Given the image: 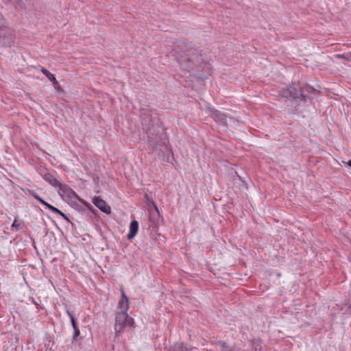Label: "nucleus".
Returning a JSON list of instances; mask_svg holds the SVG:
<instances>
[{
  "label": "nucleus",
  "instance_id": "nucleus-10",
  "mask_svg": "<svg viewBox=\"0 0 351 351\" xmlns=\"http://www.w3.org/2000/svg\"><path fill=\"white\" fill-rule=\"evenodd\" d=\"M42 73L48 78L49 80L53 82V84H57L58 82L53 74H51L47 69L44 67L41 68Z\"/></svg>",
  "mask_w": 351,
  "mask_h": 351
},
{
  "label": "nucleus",
  "instance_id": "nucleus-23",
  "mask_svg": "<svg viewBox=\"0 0 351 351\" xmlns=\"http://www.w3.org/2000/svg\"><path fill=\"white\" fill-rule=\"evenodd\" d=\"M348 166L351 167V160H349L348 162Z\"/></svg>",
  "mask_w": 351,
  "mask_h": 351
},
{
  "label": "nucleus",
  "instance_id": "nucleus-11",
  "mask_svg": "<svg viewBox=\"0 0 351 351\" xmlns=\"http://www.w3.org/2000/svg\"><path fill=\"white\" fill-rule=\"evenodd\" d=\"M169 351H189L182 343H176L171 347Z\"/></svg>",
  "mask_w": 351,
  "mask_h": 351
},
{
  "label": "nucleus",
  "instance_id": "nucleus-5",
  "mask_svg": "<svg viewBox=\"0 0 351 351\" xmlns=\"http://www.w3.org/2000/svg\"><path fill=\"white\" fill-rule=\"evenodd\" d=\"M93 203L95 206L100 209L102 212L110 214L111 213L110 207L99 197H95L93 199Z\"/></svg>",
  "mask_w": 351,
  "mask_h": 351
},
{
  "label": "nucleus",
  "instance_id": "nucleus-2",
  "mask_svg": "<svg viewBox=\"0 0 351 351\" xmlns=\"http://www.w3.org/2000/svg\"><path fill=\"white\" fill-rule=\"evenodd\" d=\"M282 97L290 99H300L302 101H306V96L304 94L301 86L298 84H294L292 86H289L285 89L281 91Z\"/></svg>",
  "mask_w": 351,
  "mask_h": 351
},
{
  "label": "nucleus",
  "instance_id": "nucleus-1",
  "mask_svg": "<svg viewBox=\"0 0 351 351\" xmlns=\"http://www.w3.org/2000/svg\"><path fill=\"white\" fill-rule=\"evenodd\" d=\"M173 51L178 62L184 69L188 71L197 69L204 63L200 52L196 49H189L184 43L179 41L175 43Z\"/></svg>",
  "mask_w": 351,
  "mask_h": 351
},
{
  "label": "nucleus",
  "instance_id": "nucleus-6",
  "mask_svg": "<svg viewBox=\"0 0 351 351\" xmlns=\"http://www.w3.org/2000/svg\"><path fill=\"white\" fill-rule=\"evenodd\" d=\"M210 115L215 119V121L218 122L221 125H227V116L223 112L212 109L210 110Z\"/></svg>",
  "mask_w": 351,
  "mask_h": 351
},
{
  "label": "nucleus",
  "instance_id": "nucleus-4",
  "mask_svg": "<svg viewBox=\"0 0 351 351\" xmlns=\"http://www.w3.org/2000/svg\"><path fill=\"white\" fill-rule=\"evenodd\" d=\"M58 186L59 187L58 193L62 197H67L71 199L76 196L75 193L67 185L60 183Z\"/></svg>",
  "mask_w": 351,
  "mask_h": 351
},
{
  "label": "nucleus",
  "instance_id": "nucleus-13",
  "mask_svg": "<svg viewBox=\"0 0 351 351\" xmlns=\"http://www.w3.org/2000/svg\"><path fill=\"white\" fill-rule=\"evenodd\" d=\"M66 314L68 315V316L69 317V318L71 319V322L73 328V329L77 328L74 317L73 316V315L71 313V312L69 310H66Z\"/></svg>",
  "mask_w": 351,
  "mask_h": 351
},
{
  "label": "nucleus",
  "instance_id": "nucleus-21",
  "mask_svg": "<svg viewBox=\"0 0 351 351\" xmlns=\"http://www.w3.org/2000/svg\"><path fill=\"white\" fill-rule=\"evenodd\" d=\"M53 84V86H54L55 88H56V89L59 88L58 83L57 84Z\"/></svg>",
  "mask_w": 351,
  "mask_h": 351
},
{
  "label": "nucleus",
  "instance_id": "nucleus-17",
  "mask_svg": "<svg viewBox=\"0 0 351 351\" xmlns=\"http://www.w3.org/2000/svg\"><path fill=\"white\" fill-rule=\"evenodd\" d=\"M12 227H15L17 229L21 228V223L20 222H19L17 220H14L12 225Z\"/></svg>",
  "mask_w": 351,
  "mask_h": 351
},
{
  "label": "nucleus",
  "instance_id": "nucleus-22",
  "mask_svg": "<svg viewBox=\"0 0 351 351\" xmlns=\"http://www.w3.org/2000/svg\"><path fill=\"white\" fill-rule=\"evenodd\" d=\"M1 21H2V16H1V14H0V26L3 24V23H2V22H1Z\"/></svg>",
  "mask_w": 351,
  "mask_h": 351
},
{
  "label": "nucleus",
  "instance_id": "nucleus-9",
  "mask_svg": "<svg viewBox=\"0 0 351 351\" xmlns=\"http://www.w3.org/2000/svg\"><path fill=\"white\" fill-rule=\"evenodd\" d=\"M128 298L125 297V299H121L119 302V312H127L128 309Z\"/></svg>",
  "mask_w": 351,
  "mask_h": 351
},
{
  "label": "nucleus",
  "instance_id": "nucleus-14",
  "mask_svg": "<svg viewBox=\"0 0 351 351\" xmlns=\"http://www.w3.org/2000/svg\"><path fill=\"white\" fill-rule=\"evenodd\" d=\"M335 57L337 58H343L350 61L351 60V53L347 54H336Z\"/></svg>",
  "mask_w": 351,
  "mask_h": 351
},
{
  "label": "nucleus",
  "instance_id": "nucleus-3",
  "mask_svg": "<svg viewBox=\"0 0 351 351\" xmlns=\"http://www.w3.org/2000/svg\"><path fill=\"white\" fill-rule=\"evenodd\" d=\"M115 330L120 331L123 328H131L133 326L134 320L129 317L127 312H118L115 317Z\"/></svg>",
  "mask_w": 351,
  "mask_h": 351
},
{
  "label": "nucleus",
  "instance_id": "nucleus-15",
  "mask_svg": "<svg viewBox=\"0 0 351 351\" xmlns=\"http://www.w3.org/2000/svg\"><path fill=\"white\" fill-rule=\"evenodd\" d=\"M32 195L38 201H39L41 204L45 205L46 207L49 204L47 202H46L45 200H43L38 195H37L36 193H32Z\"/></svg>",
  "mask_w": 351,
  "mask_h": 351
},
{
  "label": "nucleus",
  "instance_id": "nucleus-7",
  "mask_svg": "<svg viewBox=\"0 0 351 351\" xmlns=\"http://www.w3.org/2000/svg\"><path fill=\"white\" fill-rule=\"evenodd\" d=\"M138 221H136V220L132 221L130 223V232L127 235V238L130 240L133 239L136 236V234L138 232Z\"/></svg>",
  "mask_w": 351,
  "mask_h": 351
},
{
  "label": "nucleus",
  "instance_id": "nucleus-18",
  "mask_svg": "<svg viewBox=\"0 0 351 351\" xmlns=\"http://www.w3.org/2000/svg\"><path fill=\"white\" fill-rule=\"evenodd\" d=\"M74 330V334H73V339H75L79 335H80V330L79 328H75V329H73Z\"/></svg>",
  "mask_w": 351,
  "mask_h": 351
},
{
  "label": "nucleus",
  "instance_id": "nucleus-16",
  "mask_svg": "<svg viewBox=\"0 0 351 351\" xmlns=\"http://www.w3.org/2000/svg\"><path fill=\"white\" fill-rule=\"evenodd\" d=\"M47 208L48 209H49L50 210H51L52 212H53L54 213H56V214H58V215L60 213H61V210H60L58 209L57 208L53 206L52 205H51L49 204L47 205Z\"/></svg>",
  "mask_w": 351,
  "mask_h": 351
},
{
  "label": "nucleus",
  "instance_id": "nucleus-8",
  "mask_svg": "<svg viewBox=\"0 0 351 351\" xmlns=\"http://www.w3.org/2000/svg\"><path fill=\"white\" fill-rule=\"evenodd\" d=\"M44 180L53 186H58L60 182L51 173H47L43 175Z\"/></svg>",
  "mask_w": 351,
  "mask_h": 351
},
{
  "label": "nucleus",
  "instance_id": "nucleus-12",
  "mask_svg": "<svg viewBox=\"0 0 351 351\" xmlns=\"http://www.w3.org/2000/svg\"><path fill=\"white\" fill-rule=\"evenodd\" d=\"M217 344L223 351H232V348L226 342L219 341Z\"/></svg>",
  "mask_w": 351,
  "mask_h": 351
},
{
  "label": "nucleus",
  "instance_id": "nucleus-19",
  "mask_svg": "<svg viewBox=\"0 0 351 351\" xmlns=\"http://www.w3.org/2000/svg\"><path fill=\"white\" fill-rule=\"evenodd\" d=\"M60 216L62 217L63 219H64L66 221H69V219L67 218V217L66 216V215L64 213H63L62 211H61V213L59 214Z\"/></svg>",
  "mask_w": 351,
  "mask_h": 351
},
{
  "label": "nucleus",
  "instance_id": "nucleus-20",
  "mask_svg": "<svg viewBox=\"0 0 351 351\" xmlns=\"http://www.w3.org/2000/svg\"><path fill=\"white\" fill-rule=\"evenodd\" d=\"M121 299H125L126 295L123 289H121Z\"/></svg>",
  "mask_w": 351,
  "mask_h": 351
}]
</instances>
